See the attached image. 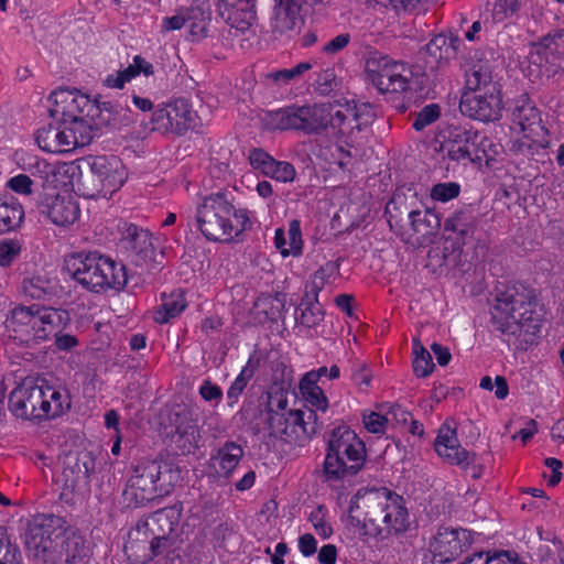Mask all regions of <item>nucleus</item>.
I'll return each mask as SVG.
<instances>
[{"label":"nucleus","mask_w":564,"mask_h":564,"mask_svg":"<svg viewBox=\"0 0 564 564\" xmlns=\"http://www.w3.org/2000/svg\"><path fill=\"white\" fill-rule=\"evenodd\" d=\"M21 552L9 538H0V564H19Z\"/></svg>","instance_id":"57"},{"label":"nucleus","mask_w":564,"mask_h":564,"mask_svg":"<svg viewBox=\"0 0 564 564\" xmlns=\"http://www.w3.org/2000/svg\"><path fill=\"white\" fill-rule=\"evenodd\" d=\"M63 270L83 289L94 293L121 291L128 282L124 264L96 251L67 256Z\"/></svg>","instance_id":"7"},{"label":"nucleus","mask_w":564,"mask_h":564,"mask_svg":"<svg viewBox=\"0 0 564 564\" xmlns=\"http://www.w3.org/2000/svg\"><path fill=\"white\" fill-rule=\"evenodd\" d=\"M197 230L214 242L232 241L252 229L251 212L235 204V196L226 189L204 195L195 206Z\"/></svg>","instance_id":"4"},{"label":"nucleus","mask_w":564,"mask_h":564,"mask_svg":"<svg viewBox=\"0 0 564 564\" xmlns=\"http://www.w3.org/2000/svg\"><path fill=\"white\" fill-rule=\"evenodd\" d=\"M402 195L401 191L397 189L390 197V204H394V209L399 212V219L395 221L397 235L412 247L431 242L441 226L438 215L429 208L414 209L411 204L402 207Z\"/></svg>","instance_id":"11"},{"label":"nucleus","mask_w":564,"mask_h":564,"mask_svg":"<svg viewBox=\"0 0 564 564\" xmlns=\"http://www.w3.org/2000/svg\"><path fill=\"white\" fill-rule=\"evenodd\" d=\"M491 147L492 143L486 135L464 126H448L443 133L441 144L444 158L464 165L480 164L484 160H490L488 149Z\"/></svg>","instance_id":"12"},{"label":"nucleus","mask_w":564,"mask_h":564,"mask_svg":"<svg viewBox=\"0 0 564 564\" xmlns=\"http://www.w3.org/2000/svg\"><path fill=\"white\" fill-rule=\"evenodd\" d=\"M413 523L404 498L390 491V536L393 534L405 546L409 544L408 532L412 530Z\"/></svg>","instance_id":"31"},{"label":"nucleus","mask_w":564,"mask_h":564,"mask_svg":"<svg viewBox=\"0 0 564 564\" xmlns=\"http://www.w3.org/2000/svg\"><path fill=\"white\" fill-rule=\"evenodd\" d=\"M471 543L473 534L467 529L440 528L430 549L440 563H448L462 555Z\"/></svg>","instance_id":"19"},{"label":"nucleus","mask_w":564,"mask_h":564,"mask_svg":"<svg viewBox=\"0 0 564 564\" xmlns=\"http://www.w3.org/2000/svg\"><path fill=\"white\" fill-rule=\"evenodd\" d=\"M44 386L22 383L9 395V408L20 419L42 421L47 419L48 402L45 399Z\"/></svg>","instance_id":"17"},{"label":"nucleus","mask_w":564,"mask_h":564,"mask_svg":"<svg viewBox=\"0 0 564 564\" xmlns=\"http://www.w3.org/2000/svg\"><path fill=\"white\" fill-rule=\"evenodd\" d=\"M8 187L17 194H32L33 181L26 174H18L8 181Z\"/></svg>","instance_id":"60"},{"label":"nucleus","mask_w":564,"mask_h":564,"mask_svg":"<svg viewBox=\"0 0 564 564\" xmlns=\"http://www.w3.org/2000/svg\"><path fill=\"white\" fill-rule=\"evenodd\" d=\"M186 25L184 8L176 10L172 17H165L162 20V29L165 31H177Z\"/></svg>","instance_id":"64"},{"label":"nucleus","mask_w":564,"mask_h":564,"mask_svg":"<svg viewBox=\"0 0 564 564\" xmlns=\"http://www.w3.org/2000/svg\"><path fill=\"white\" fill-rule=\"evenodd\" d=\"M66 521L55 514L39 513L28 523L24 544L30 557L42 564L52 562L57 539L65 533Z\"/></svg>","instance_id":"13"},{"label":"nucleus","mask_w":564,"mask_h":564,"mask_svg":"<svg viewBox=\"0 0 564 564\" xmlns=\"http://www.w3.org/2000/svg\"><path fill=\"white\" fill-rule=\"evenodd\" d=\"M23 206L15 198H0V235L13 231L19 228L23 221Z\"/></svg>","instance_id":"39"},{"label":"nucleus","mask_w":564,"mask_h":564,"mask_svg":"<svg viewBox=\"0 0 564 564\" xmlns=\"http://www.w3.org/2000/svg\"><path fill=\"white\" fill-rule=\"evenodd\" d=\"M299 390L303 399L313 406L315 411L325 413L329 408V401L322 387L312 381L300 379Z\"/></svg>","instance_id":"40"},{"label":"nucleus","mask_w":564,"mask_h":564,"mask_svg":"<svg viewBox=\"0 0 564 564\" xmlns=\"http://www.w3.org/2000/svg\"><path fill=\"white\" fill-rule=\"evenodd\" d=\"M217 11L221 19L238 31H247L256 21V0H218Z\"/></svg>","instance_id":"27"},{"label":"nucleus","mask_w":564,"mask_h":564,"mask_svg":"<svg viewBox=\"0 0 564 564\" xmlns=\"http://www.w3.org/2000/svg\"><path fill=\"white\" fill-rule=\"evenodd\" d=\"M464 116L482 122L498 120L501 116L500 90L465 93L459 102Z\"/></svg>","instance_id":"21"},{"label":"nucleus","mask_w":564,"mask_h":564,"mask_svg":"<svg viewBox=\"0 0 564 564\" xmlns=\"http://www.w3.org/2000/svg\"><path fill=\"white\" fill-rule=\"evenodd\" d=\"M23 170L30 175L41 180L42 185L53 184L58 174L68 176L70 181L80 172V166L75 162L52 164L37 155H29L24 160Z\"/></svg>","instance_id":"28"},{"label":"nucleus","mask_w":564,"mask_h":564,"mask_svg":"<svg viewBox=\"0 0 564 564\" xmlns=\"http://www.w3.org/2000/svg\"><path fill=\"white\" fill-rule=\"evenodd\" d=\"M186 25L194 41L203 40L208 34L212 21L210 6L205 1H194L189 7H183Z\"/></svg>","instance_id":"33"},{"label":"nucleus","mask_w":564,"mask_h":564,"mask_svg":"<svg viewBox=\"0 0 564 564\" xmlns=\"http://www.w3.org/2000/svg\"><path fill=\"white\" fill-rule=\"evenodd\" d=\"M176 416L180 419L181 414ZM174 440L183 455L194 454L199 446L200 431L195 422L184 416L181 421L176 420Z\"/></svg>","instance_id":"37"},{"label":"nucleus","mask_w":564,"mask_h":564,"mask_svg":"<svg viewBox=\"0 0 564 564\" xmlns=\"http://www.w3.org/2000/svg\"><path fill=\"white\" fill-rule=\"evenodd\" d=\"M187 307L185 292L182 289L174 290L170 294L161 295V304L154 311L153 319L158 324H167L178 317Z\"/></svg>","instance_id":"34"},{"label":"nucleus","mask_w":564,"mask_h":564,"mask_svg":"<svg viewBox=\"0 0 564 564\" xmlns=\"http://www.w3.org/2000/svg\"><path fill=\"white\" fill-rule=\"evenodd\" d=\"M93 551L86 539L78 532H70L65 535L51 555V563L47 564H89Z\"/></svg>","instance_id":"25"},{"label":"nucleus","mask_w":564,"mask_h":564,"mask_svg":"<svg viewBox=\"0 0 564 564\" xmlns=\"http://www.w3.org/2000/svg\"><path fill=\"white\" fill-rule=\"evenodd\" d=\"M198 393L204 401L213 402L217 404L223 400V389L214 383L209 378L205 379L198 388Z\"/></svg>","instance_id":"59"},{"label":"nucleus","mask_w":564,"mask_h":564,"mask_svg":"<svg viewBox=\"0 0 564 564\" xmlns=\"http://www.w3.org/2000/svg\"><path fill=\"white\" fill-rule=\"evenodd\" d=\"M312 65L308 62H302L291 68H283L275 72H271L267 75V78L276 84H289L294 78L301 76L303 73L310 70Z\"/></svg>","instance_id":"51"},{"label":"nucleus","mask_w":564,"mask_h":564,"mask_svg":"<svg viewBox=\"0 0 564 564\" xmlns=\"http://www.w3.org/2000/svg\"><path fill=\"white\" fill-rule=\"evenodd\" d=\"M328 510L324 505H318L308 516L315 532L323 539H329L333 534V527L327 520Z\"/></svg>","instance_id":"48"},{"label":"nucleus","mask_w":564,"mask_h":564,"mask_svg":"<svg viewBox=\"0 0 564 564\" xmlns=\"http://www.w3.org/2000/svg\"><path fill=\"white\" fill-rule=\"evenodd\" d=\"M434 448L440 457L451 465L465 470L476 462V454L469 453L458 444L456 431L442 426L434 442Z\"/></svg>","instance_id":"24"},{"label":"nucleus","mask_w":564,"mask_h":564,"mask_svg":"<svg viewBox=\"0 0 564 564\" xmlns=\"http://www.w3.org/2000/svg\"><path fill=\"white\" fill-rule=\"evenodd\" d=\"M534 290L513 284L499 291L491 307V322L502 334L533 344L541 332L542 318L536 310Z\"/></svg>","instance_id":"5"},{"label":"nucleus","mask_w":564,"mask_h":564,"mask_svg":"<svg viewBox=\"0 0 564 564\" xmlns=\"http://www.w3.org/2000/svg\"><path fill=\"white\" fill-rule=\"evenodd\" d=\"M477 226V216L470 207L456 210L444 223V229L454 235L456 249H460L474 240Z\"/></svg>","instance_id":"29"},{"label":"nucleus","mask_w":564,"mask_h":564,"mask_svg":"<svg viewBox=\"0 0 564 564\" xmlns=\"http://www.w3.org/2000/svg\"><path fill=\"white\" fill-rule=\"evenodd\" d=\"M467 93L500 90L498 83L492 80L490 67L486 64H475L466 72Z\"/></svg>","instance_id":"38"},{"label":"nucleus","mask_w":564,"mask_h":564,"mask_svg":"<svg viewBox=\"0 0 564 564\" xmlns=\"http://www.w3.org/2000/svg\"><path fill=\"white\" fill-rule=\"evenodd\" d=\"M301 0H275L274 15L271 19V30L275 40L290 41L295 37L303 25L301 17Z\"/></svg>","instance_id":"20"},{"label":"nucleus","mask_w":564,"mask_h":564,"mask_svg":"<svg viewBox=\"0 0 564 564\" xmlns=\"http://www.w3.org/2000/svg\"><path fill=\"white\" fill-rule=\"evenodd\" d=\"M274 161L275 159L271 154L260 148L252 149L249 153L250 165L265 176H268Z\"/></svg>","instance_id":"54"},{"label":"nucleus","mask_w":564,"mask_h":564,"mask_svg":"<svg viewBox=\"0 0 564 564\" xmlns=\"http://www.w3.org/2000/svg\"><path fill=\"white\" fill-rule=\"evenodd\" d=\"M511 129L531 141H536L543 132L541 115L527 95H521L514 100L511 111Z\"/></svg>","instance_id":"22"},{"label":"nucleus","mask_w":564,"mask_h":564,"mask_svg":"<svg viewBox=\"0 0 564 564\" xmlns=\"http://www.w3.org/2000/svg\"><path fill=\"white\" fill-rule=\"evenodd\" d=\"M21 293L31 300L47 301L56 294V283L46 271H35L23 278Z\"/></svg>","instance_id":"32"},{"label":"nucleus","mask_w":564,"mask_h":564,"mask_svg":"<svg viewBox=\"0 0 564 564\" xmlns=\"http://www.w3.org/2000/svg\"><path fill=\"white\" fill-rule=\"evenodd\" d=\"M326 377L328 380L334 381L340 378V368L337 365H332L329 368L326 366H321L316 369H312L305 372L301 379L306 381H312L317 383L322 380V378Z\"/></svg>","instance_id":"56"},{"label":"nucleus","mask_w":564,"mask_h":564,"mask_svg":"<svg viewBox=\"0 0 564 564\" xmlns=\"http://www.w3.org/2000/svg\"><path fill=\"white\" fill-rule=\"evenodd\" d=\"M350 380L360 390L367 391L370 388L372 372L368 365L360 359L350 361Z\"/></svg>","instance_id":"46"},{"label":"nucleus","mask_w":564,"mask_h":564,"mask_svg":"<svg viewBox=\"0 0 564 564\" xmlns=\"http://www.w3.org/2000/svg\"><path fill=\"white\" fill-rule=\"evenodd\" d=\"M460 194V185L456 182L437 183L432 186L430 196L435 202L447 203Z\"/></svg>","instance_id":"52"},{"label":"nucleus","mask_w":564,"mask_h":564,"mask_svg":"<svg viewBox=\"0 0 564 564\" xmlns=\"http://www.w3.org/2000/svg\"><path fill=\"white\" fill-rule=\"evenodd\" d=\"M390 414L393 415V426L404 432V430L408 429L409 421H411L412 413L401 405L394 404L390 406Z\"/></svg>","instance_id":"63"},{"label":"nucleus","mask_w":564,"mask_h":564,"mask_svg":"<svg viewBox=\"0 0 564 564\" xmlns=\"http://www.w3.org/2000/svg\"><path fill=\"white\" fill-rule=\"evenodd\" d=\"M340 264L338 261H327L319 267L312 275V293L319 294L325 285L333 283L339 275Z\"/></svg>","instance_id":"44"},{"label":"nucleus","mask_w":564,"mask_h":564,"mask_svg":"<svg viewBox=\"0 0 564 564\" xmlns=\"http://www.w3.org/2000/svg\"><path fill=\"white\" fill-rule=\"evenodd\" d=\"M414 345L413 371L416 377L425 378L433 372L435 366L431 354L419 341Z\"/></svg>","instance_id":"45"},{"label":"nucleus","mask_w":564,"mask_h":564,"mask_svg":"<svg viewBox=\"0 0 564 564\" xmlns=\"http://www.w3.org/2000/svg\"><path fill=\"white\" fill-rule=\"evenodd\" d=\"M163 466L156 460L137 465L129 477L122 496L128 507L140 508L167 496L172 482L166 481Z\"/></svg>","instance_id":"10"},{"label":"nucleus","mask_w":564,"mask_h":564,"mask_svg":"<svg viewBox=\"0 0 564 564\" xmlns=\"http://www.w3.org/2000/svg\"><path fill=\"white\" fill-rule=\"evenodd\" d=\"M441 107L437 104H429L424 106L419 112L415 113L414 121L412 123V128L421 132L426 127L436 122L441 118Z\"/></svg>","instance_id":"50"},{"label":"nucleus","mask_w":564,"mask_h":564,"mask_svg":"<svg viewBox=\"0 0 564 564\" xmlns=\"http://www.w3.org/2000/svg\"><path fill=\"white\" fill-rule=\"evenodd\" d=\"M362 423L369 433L383 434L388 425V410L382 404L376 405V410H364Z\"/></svg>","instance_id":"43"},{"label":"nucleus","mask_w":564,"mask_h":564,"mask_svg":"<svg viewBox=\"0 0 564 564\" xmlns=\"http://www.w3.org/2000/svg\"><path fill=\"white\" fill-rule=\"evenodd\" d=\"M563 36L562 31L555 30L553 32H550L547 35H545L539 45L536 46V54L540 56L542 54V51L544 54H546L547 51L551 53H554L557 51V40H561Z\"/></svg>","instance_id":"62"},{"label":"nucleus","mask_w":564,"mask_h":564,"mask_svg":"<svg viewBox=\"0 0 564 564\" xmlns=\"http://www.w3.org/2000/svg\"><path fill=\"white\" fill-rule=\"evenodd\" d=\"M243 455L245 449L241 444L227 440L213 448L208 459V468L214 476L229 480Z\"/></svg>","instance_id":"23"},{"label":"nucleus","mask_w":564,"mask_h":564,"mask_svg":"<svg viewBox=\"0 0 564 564\" xmlns=\"http://www.w3.org/2000/svg\"><path fill=\"white\" fill-rule=\"evenodd\" d=\"M67 310L44 305H17L8 314L6 332L18 346L32 348L53 343L58 351H70L78 346V338L66 332L70 326Z\"/></svg>","instance_id":"3"},{"label":"nucleus","mask_w":564,"mask_h":564,"mask_svg":"<svg viewBox=\"0 0 564 564\" xmlns=\"http://www.w3.org/2000/svg\"><path fill=\"white\" fill-rule=\"evenodd\" d=\"M37 209L52 224L63 228L70 227L80 217L79 202L69 193L44 194L37 203Z\"/></svg>","instance_id":"18"},{"label":"nucleus","mask_w":564,"mask_h":564,"mask_svg":"<svg viewBox=\"0 0 564 564\" xmlns=\"http://www.w3.org/2000/svg\"><path fill=\"white\" fill-rule=\"evenodd\" d=\"M50 100L53 104L50 113L56 124L50 123L36 131L37 145L48 153H68L89 144L97 124L95 120L101 112L100 102L75 88L56 89Z\"/></svg>","instance_id":"1"},{"label":"nucleus","mask_w":564,"mask_h":564,"mask_svg":"<svg viewBox=\"0 0 564 564\" xmlns=\"http://www.w3.org/2000/svg\"><path fill=\"white\" fill-rule=\"evenodd\" d=\"M520 9L519 0H496L492 9L494 18L498 21L513 15Z\"/></svg>","instance_id":"58"},{"label":"nucleus","mask_w":564,"mask_h":564,"mask_svg":"<svg viewBox=\"0 0 564 564\" xmlns=\"http://www.w3.org/2000/svg\"><path fill=\"white\" fill-rule=\"evenodd\" d=\"M265 408L271 437L285 444L304 446L316 433V412L289 409L288 392L283 389H271L268 392Z\"/></svg>","instance_id":"8"},{"label":"nucleus","mask_w":564,"mask_h":564,"mask_svg":"<svg viewBox=\"0 0 564 564\" xmlns=\"http://www.w3.org/2000/svg\"><path fill=\"white\" fill-rule=\"evenodd\" d=\"M198 119V115L188 99L175 98L154 109L151 117V129L163 135L183 137L187 131L195 129Z\"/></svg>","instance_id":"14"},{"label":"nucleus","mask_w":564,"mask_h":564,"mask_svg":"<svg viewBox=\"0 0 564 564\" xmlns=\"http://www.w3.org/2000/svg\"><path fill=\"white\" fill-rule=\"evenodd\" d=\"M366 77L367 80L381 94L388 91L384 86V78L388 76V56L377 50H369L366 57Z\"/></svg>","instance_id":"36"},{"label":"nucleus","mask_w":564,"mask_h":564,"mask_svg":"<svg viewBox=\"0 0 564 564\" xmlns=\"http://www.w3.org/2000/svg\"><path fill=\"white\" fill-rule=\"evenodd\" d=\"M325 312L318 302V294L307 292L295 310V321L305 328H315L323 322Z\"/></svg>","instance_id":"35"},{"label":"nucleus","mask_w":564,"mask_h":564,"mask_svg":"<svg viewBox=\"0 0 564 564\" xmlns=\"http://www.w3.org/2000/svg\"><path fill=\"white\" fill-rule=\"evenodd\" d=\"M253 376L254 367L250 365L249 360L227 390V405L229 408L232 409L238 403L240 395Z\"/></svg>","instance_id":"42"},{"label":"nucleus","mask_w":564,"mask_h":564,"mask_svg":"<svg viewBox=\"0 0 564 564\" xmlns=\"http://www.w3.org/2000/svg\"><path fill=\"white\" fill-rule=\"evenodd\" d=\"M366 446L348 427L333 431L323 462L321 480L337 488L356 476L366 462Z\"/></svg>","instance_id":"9"},{"label":"nucleus","mask_w":564,"mask_h":564,"mask_svg":"<svg viewBox=\"0 0 564 564\" xmlns=\"http://www.w3.org/2000/svg\"><path fill=\"white\" fill-rule=\"evenodd\" d=\"M118 248L127 254L135 265H143L155 260L156 247L153 235L145 228L133 223H118Z\"/></svg>","instance_id":"16"},{"label":"nucleus","mask_w":564,"mask_h":564,"mask_svg":"<svg viewBox=\"0 0 564 564\" xmlns=\"http://www.w3.org/2000/svg\"><path fill=\"white\" fill-rule=\"evenodd\" d=\"M296 171L293 164L286 161L275 160L268 173V177L274 178L279 182L288 183L294 181Z\"/></svg>","instance_id":"55"},{"label":"nucleus","mask_w":564,"mask_h":564,"mask_svg":"<svg viewBox=\"0 0 564 564\" xmlns=\"http://www.w3.org/2000/svg\"><path fill=\"white\" fill-rule=\"evenodd\" d=\"M43 386L45 399L48 402L47 419L57 417L70 408L69 395L65 390L48 384Z\"/></svg>","instance_id":"41"},{"label":"nucleus","mask_w":564,"mask_h":564,"mask_svg":"<svg viewBox=\"0 0 564 564\" xmlns=\"http://www.w3.org/2000/svg\"><path fill=\"white\" fill-rule=\"evenodd\" d=\"M95 470V458L90 453L67 456L62 476L64 489L75 490L80 484H87Z\"/></svg>","instance_id":"30"},{"label":"nucleus","mask_w":564,"mask_h":564,"mask_svg":"<svg viewBox=\"0 0 564 564\" xmlns=\"http://www.w3.org/2000/svg\"><path fill=\"white\" fill-rule=\"evenodd\" d=\"M366 123L355 101L338 107L332 104L290 105L270 110L264 116V124L269 130L317 134L329 129L338 139L350 137L355 129L360 131Z\"/></svg>","instance_id":"2"},{"label":"nucleus","mask_w":564,"mask_h":564,"mask_svg":"<svg viewBox=\"0 0 564 564\" xmlns=\"http://www.w3.org/2000/svg\"><path fill=\"white\" fill-rule=\"evenodd\" d=\"M413 72L411 67L404 63H390V106L398 112L404 113L410 108L412 93L410 89V80Z\"/></svg>","instance_id":"26"},{"label":"nucleus","mask_w":564,"mask_h":564,"mask_svg":"<svg viewBox=\"0 0 564 564\" xmlns=\"http://www.w3.org/2000/svg\"><path fill=\"white\" fill-rule=\"evenodd\" d=\"M22 245L18 239L6 238L0 241V267H10L20 256Z\"/></svg>","instance_id":"53"},{"label":"nucleus","mask_w":564,"mask_h":564,"mask_svg":"<svg viewBox=\"0 0 564 564\" xmlns=\"http://www.w3.org/2000/svg\"><path fill=\"white\" fill-rule=\"evenodd\" d=\"M93 178V187L85 188L89 198L108 197L119 191L127 181V171L116 155H96L87 159Z\"/></svg>","instance_id":"15"},{"label":"nucleus","mask_w":564,"mask_h":564,"mask_svg":"<svg viewBox=\"0 0 564 564\" xmlns=\"http://www.w3.org/2000/svg\"><path fill=\"white\" fill-rule=\"evenodd\" d=\"M351 36L349 33H340L334 39L328 41L323 47L322 52L326 55H335L341 52L350 43Z\"/></svg>","instance_id":"61"},{"label":"nucleus","mask_w":564,"mask_h":564,"mask_svg":"<svg viewBox=\"0 0 564 564\" xmlns=\"http://www.w3.org/2000/svg\"><path fill=\"white\" fill-rule=\"evenodd\" d=\"M289 249L283 251V258L289 256L300 257L303 253L304 241L302 239L301 221L292 219L288 228Z\"/></svg>","instance_id":"49"},{"label":"nucleus","mask_w":564,"mask_h":564,"mask_svg":"<svg viewBox=\"0 0 564 564\" xmlns=\"http://www.w3.org/2000/svg\"><path fill=\"white\" fill-rule=\"evenodd\" d=\"M180 517V510L172 507L140 520L123 547L129 563L148 564L154 558L167 556L174 544L171 534Z\"/></svg>","instance_id":"6"},{"label":"nucleus","mask_w":564,"mask_h":564,"mask_svg":"<svg viewBox=\"0 0 564 564\" xmlns=\"http://www.w3.org/2000/svg\"><path fill=\"white\" fill-rule=\"evenodd\" d=\"M452 51L447 37L443 34L435 35L425 46V52L430 57V63L438 64L446 61Z\"/></svg>","instance_id":"47"}]
</instances>
